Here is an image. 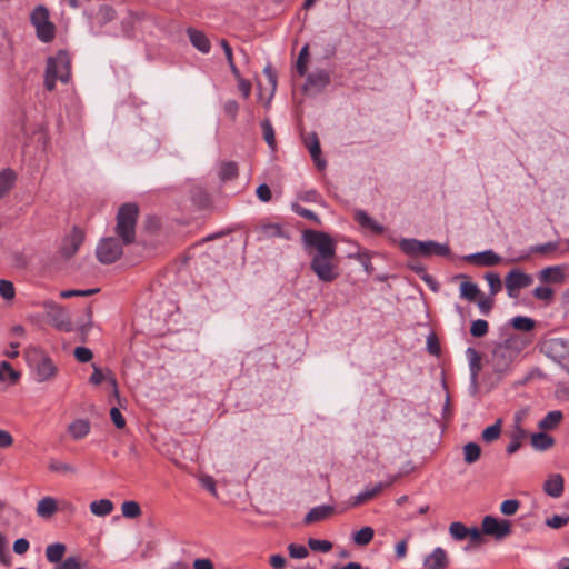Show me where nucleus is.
<instances>
[{
    "label": "nucleus",
    "mask_w": 569,
    "mask_h": 569,
    "mask_svg": "<svg viewBox=\"0 0 569 569\" xmlns=\"http://www.w3.org/2000/svg\"><path fill=\"white\" fill-rule=\"evenodd\" d=\"M302 243L310 257V269L318 280L333 282L340 274L335 240L326 232L308 229L302 233Z\"/></svg>",
    "instance_id": "1"
},
{
    "label": "nucleus",
    "mask_w": 569,
    "mask_h": 569,
    "mask_svg": "<svg viewBox=\"0 0 569 569\" xmlns=\"http://www.w3.org/2000/svg\"><path fill=\"white\" fill-rule=\"evenodd\" d=\"M519 352L520 348L517 346L515 338H508L495 347L489 363L498 378H501L511 370V366Z\"/></svg>",
    "instance_id": "2"
},
{
    "label": "nucleus",
    "mask_w": 569,
    "mask_h": 569,
    "mask_svg": "<svg viewBox=\"0 0 569 569\" xmlns=\"http://www.w3.org/2000/svg\"><path fill=\"white\" fill-rule=\"evenodd\" d=\"M138 214V206L131 202L122 204L118 210L116 233L124 244H130L136 239V224Z\"/></svg>",
    "instance_id": "3"
},
{
    "label": "nucleus",
    "mask_w": 569,
    "mask_h": 569,
    "mask_svg": "<svg viewBox=\"0 0 569 569\" xmlns=\"http://www.w3.org/2000/svg\"><path fill=\"white\" fill-rule=\"evenodd\" d=\"M70 77V59L66 51L60 50L56 56L48 58L44 86L47 90L52 91L56 87V81L60 80L63 83L69 81Z\"/></svg>",
    "instance_id": "4"
},
{
    "label": "nucleus",
    "mask_w": 569,
    "mask_h": 569,
    "mask_svg": "<svg viewBox=\"0 0 569 569\" xmlns=\"http://www.w3.org/2000/svg\"><path fill=\"white\" fill-rule=\"evenodd\" d=\"M31 375L38 383L53 379L58 372L57 366L52 359L41 350H33L28 356Z\"/></svg>",
    "instance_id": "5"
},
{
    "label": "nucleus",
    "mask_w": 569,
    "mask_h": 569,
    "mask_svg": "<svg viewBox=\"0 0 569 569\" xmlns=\"http://www.w3.org/2000/svg\"><path fill=\"white\" fill-rule=\"evenodd\" d=\"M540 351L569 373V340L563 338L545 339L540 345Z\"/></svg>",
    "instance_id": "6"
},
{
    "label": "nucleus",
    "mask_w": 569,
    "mask_h": 569,
    "mask_svg": "<svg viewBox=\"0 0 569 569\" xmlns=\"http://www.w3.org/2000/svg\"><path fill=\"white\" fill-rule=\"evenodd\" d=\"M32 26L36 28L37 37L40 41L48 43L54 38V26L49 20V11L43 6L33 9L30 17Z\"/></svg>",
    "instance_id": "7"
},
{
    "label": "nucleus",
    "mask_w": 569,
    "mask_h": 569,
    "mask_svg": "<svg viewBox=\"0 0 569 569\" xmlns=\"http://www.w3.org/2000/svg\"><path fill=\"white\" fill-rule=\"evenodd\" d=\"M123 246L122 240L114 237L101 239L96 250L98 260L106 264L117 261L122 254Z\"/></svg>",
    "instance_id": "8"
},
{
    "label": "nucleus",
    "mask_w": 569,
    "mask_h": 569,
    "mask_svg": "<svg viewBox=\"0 0 569 569\" xmlns=\"http://www.w3.org/2000/svg\"><path fill=\"white\" fill-rule=\"evenodd\" d=\"M532 282V276L520 269L510 270L505 278V287L510 298H518L519 291L531 286Z\"/></svg>",
    "instance_id": "9"
},
{
    "label": "nucleus",
    "mask_w": 569,
    "mask_h": 569,
    "mask_svg": "<svg viewBox=\"0 0 569 569\" xmlns=\"http://www.w3.org/2000/svg\"><path fill=\"white\" fill-rule=\"evenodd\" d=\"M331 81L330 72L322 68H317L306 73V82L303 84V91L308 94L321 93Z\"/></svg>",
    "instance_id": "10"
},
{
    "label": "nucleus",
    "mask_w": 569,
    "mask_h": 569,
    "mask_svg": "<svg viewBox=\"0 0 569 569\" xmlns=\"http://www.w3.org/2000/svg\"><path fill=\"white\" fill-rule=\"evenodd\" d=\"M48 308L47 318L50 325L60 331L69 332L72 330L71 318L67 310L53 302L48 303Z\"/></svg>",
    "instance_id": "11"
},
{
    "label": "nucleus",
    "mask_w": 569,
    "mask_h": 569,
    "mask_svg": "<svg viewBox=\"0 0 569 569\" xmlns=\"http://www.w3.org/2000/svg\"><path fill=\"white\" fill-rule=\"evenodd\" d=\"M482 532L488 536H492L496 539H502L510 535L511 526L506 519H498L492 516H486L482 519Z\"/></svg>",
    "instance_id": "12"
},
{
    "label": "nucleus",
    "mask_w": 569,
    "mask_h": 569,
    "mask_svg": "<svg viewBox=\"0 0 569 569\" xmlns=\"http://www.w3.org/2000/svg\"><path fill=\"white\" fill-rule=\"evenodd\" d=\"M462 260L477 267H493L502 261V258L493 250L488 249L481 252L470 253L462 257Z\"/></svg>",
    "instance_id": "13"
},
{
    "label": "nucleus",
    "mask_w": 569,
    "mask_h": 569,
    "mask_svg": "<svg viewBox=\"0 0 569 569\" xmlns=\"http://www.w3.org/2000/svg\"><path fill=\"white\" fill-rule=\"evenodd\" d=\"M302 139L317 169L323 170L327 166V161L321 157V148L317 133L313 131L305 133Z\"/></svg>",
    "instance_id": "14"
},
{
    "label": "nucleus",
    "mask_w": 569,
    "mask_h": 569,
    "mask_svg": "<svg viewBox=\"0 0 569 569\" xmlns=\"http://www.w3.org/2000/svg\"><path fill=\"white\" fill-rule=\"evenodd\" d=\"M84 239L83 232L74 227L69 236H67L61 246V254L64 258H71L77 253Z\"/></svg>",
    "instance_id": "15"
},
{
    "label": "nucleus",
    "mask_w": 569,
    "mask_h": 569,
    "mask_svg": "<svg viewBox=\"0 0 569 569\" xmlns=\"http://www.w3.org/2000/svg\"><path fill=\"white\" fill-rule=\"evenodd\" d=\"M449 566V558L447 551L437 547L431 553L423 558V567L426 569H447Z\"/></svg>",
    "instance_id": "16"
},
{
    "label": "nucleus",
    "mask_w": 569,
    "mask_h": 569,
    "mask_svg": "<svg viewBox=\"0 0 569 569\" xmlns=\"http://www.w3.org/2000/svg\"><path fill=\"white\" fill-rule=\"evenodd\" d=\"M543 492L551 498H560L565 491V479L560 473H551L545 480Z\"/></svg>",
    "instance_id": "17"
},
{
    "label": "nucleus",
    "mask_w": 569,
    "mask_h": 569,
    "mask_svg": "<svg viewBox=\"0 0 569 569\" xmlns=\"http://www.w3.org/2000/svg\"><path fill=\"white\" fill-rule=\"evenodd\" d=\"M466 353L469 360L470 388L472 389V392H476L478 387V375L481 370V359L478 351L471 347L467 349Z\"/></svg>",
    "instance_id": "18"
},
{
    "label": "nucleus",
    "mask_w": 569,
    "mask_h": 569,
    "mask_svg": "<svg viewBox=\"0 0 569 569\" xmlns=\"http://www.w3.org/2000/svg\"><path fill=\"white\" fill-rule=\"evenodd\" d=\"M20 377V371L13 369L8 361L3 360L0 362V389L14 386Z\"/></svg>",
    "instance_id": "19"
},
{
    "label": "nucleus",
    "mask_w": 569,
    "mask_h": 569,
    "mask_svg": "<svg viewBox=\"0 0 569 569\" xmlns=\"http://www.w3.org/2000/svg\"><path fill=\"white\" fill-rule=\"evenodd\" d=\"M388 486L389 483L385 482H378L376 485L367 486L362 491L352 497L351 506L357 507L367 502L368 500L379 495Z\"/></svg>",
    "instance_id": "20"
},
{
    "label": "nucleus",
    "mask_w": 569,
    "mask_h": 569,
    "mask_svg": "<svg viewBox=\"0 0 569 569\" xmlns=\"http://www.w3.org/2000/svg\"><path fill=\"white\" fill-rule=\"evenodd\" d=\"M355 220L358 224L366 230L371 231L375 234H381L385 231V227L371 218L366 211L357 210L355 213Z\"/></svg>",
    "instance_id": "21"
},
{
    "label": "nucleus",
    "mask_w": 569,
    "mask_h": 569,
    "mask_svg": "<svg viewBox=\"0 0 569 569\" xmlns=\"http://www.w3.org/2000/svg\"><path fill=\"white\" fill-rule=\"evenodd\" d=\"M538 279L543 283H561L565 280L562 266H550L543 268L538 273Z\"/></svg>",
    "instance_id": "22"
},
{
    "label": "nucleus",
    "mask_w": 569,
    "mask_h": 569,
    "mask_svg": "<svg viewBox=\"0 0 569 569\" xmlns=\"http://www.w3.org/2000/svg\"><path fill=\"white\" fill-rule=\"evenodd\" d=\"M91 430V425L87 419H76L69 423L67 431L73 440H81L86 438Z\"/></svg>",
    "instance_id": "23"
},
{
    "label": "nucleus",
    "mask_w": 569,
    "mask_h": 569,
    "mask_svg": "<svg viewBox=\"0 0 569 569\" xmlns=\"http://www.w3.org/2000/svg\"><path fill=\"white\" fill-rule=\"evenodd\" d=\"M36 511L38 517L49 519L58 511V502L53 497L46 496L38 501Z\"/></svg>",
    "instance_id": "24"
},
{
    "label": "nucleus",
    "mask_w": 569,
    "mask_h": 569,
    "mask_svg": "<svg viewBox=\"0 0 569 569\" xmlns=\"http://www.w3.org/2000/svg\"><path fill=\"white\" fill-rule=\"evenodd\" d=\"M116 17L114 10L110 6H102L99 9L98 12V22L100 24V28H102L104 24L111 22ZM90 33L94 37L101 36V34H109L108 32H103L101 29H96L93 26L91 27Z\"/></svg>",
    "instance_id": "25"
},
{
    "label": "nucleus",
    "mask_w": 569,
    "mask_h": 569,
    "mask_svg": "<svg viewBox=\"0 0 569 569\" xmlns=\"http://www.w3.org/2000/svg\"><path fill=\"white\" fill-rule=\"evenodd\" d=\"M187 33L189 36L190 42L196 49L202 53H208L210 51V41L203 32L189 28Z\"/></svg>",
    "instance_id": "26"
},
{
    "label": "nucleus",
    "mask_w": 569,
    "mask_h": 569,
    "mask_svg": "<svg viewBox=\"0 0 569 569\" xmlns=\"http://www.w3.org/2000/svg\"><path fill=\"white\" fill-rule=\"evenodd\" d=\"M333 510H335L333 506H330V505H321V506L313 507L305 516L303 522L312 523L316 521L323 520V519L328 518L333 512Z\"/></svg>",
    "instance_id": "27"
},
{
    "label": "nucleus",
    "mask_w": 569,
    "mask_h": 569,
    "mask_svg": "<svg viewBox=\"0 0 569 569\" xmlns=\"http://www.w3.org/2000/svg\"><path fill=\"white\" fill-rule=\"evenodd\" d=\"M425 249H422V257H430L432 254L439 257H448L450 254V248L447 243H439L432 240L422 241Z\"/></svg>",
    "instance_id": "28"
},
{
    "label": "nucleus",
    "mask_w": 569,
    "mask_h": 569,
    "mask_svg": "<svg viewBox=\"0 0 569 569\" xmlns=\"http://www.w3.org/2000/svg\"><path fill=\"white\" fill-rule=\"evenodd\" d=\"M399 247L403 253L412 257L422 256V249H425V244H422V241L411 238L401 239L399 242Z\"/></svg>",
    "instance_id": "29"
},
{
    "label": "nucleus",
    "mask_w": 569,
    "mask_h": 569,
    "mask_svg": "<svg viewBox=\"0 0 569 569\" xmlns=\"http://www.w3.org/2000/svg\"><path fill=\"white\" fill-rule=\"evenodd\" d=\"M563 413L560 410L549 411L538 423L542 430H553L562 421Z\"/></svg>",
    "instance_id": "30"
},
{
    "label": "nucleus",
    "mask_w": 569,
    "mask_h": 569,
    "mask_svg": "<svg viewBox=\"0 0 569 569\" xmlns=\"http://www.w3.org/2000/svg\"><path fill=\"white\" fill-rule=\"evenodd\" d=\"M261 238L270 239V238H283L289 239L288 233L282 229L279 223H267L261 226L260 228Z\"/></svg>",
    "instance_id": "31"
},
{
    "label": "nucleus",
    "mask_w": 569,
    "mask_h": 569,
    "mask_svg": "<svg viewBox=\"0 0 569 569\" xmlns=\"http://www.w3.org/2000/svg\"><path fill=\"white\" fill-rule=\"evenodd\" d=\"M113 510V503L109 499H100L90 503V511L97 517H106Z\"/></svg>",
    "instance_id": "32"
},
{
    "label": "nucleus",
    "mask_w": 569,
    "mask_h": 569,
    "mask_svg": "<svg viewBox=\"0 0 569 569\" xmlns=\"http://www.w3.org/2000/svg\"><path fill=\"white\" fill-rule=\"evenodd\" d=\"M16 173L11 169H3L0 172V199L3 198L13 187Z\"/></svg>",
    "instance_id": "33"
},
{
    "label": "nucleus",
    "mask_w": 569,
    "mask_h": 569,
    "mask_svg": "<svg viewBox=\"0 0 569 569\" xmlns=\"http://www.w3.org/2000/svg\"><path fill=\"white\" fill-rule=\"evenodd\" d=\"M66 552V546L61 542L49 545L46 548V557L49 562L60 563Z\"/></svg>",
    "instance_id": "34"
},
{
    "label": "nucleus",
    "mask_w": 569,
    "mask_h": 569,
    "mask_svg": "<svg viewBox=\"0 0 569 569\" xmlns=\"http://www.w3.org/2000/svg\"><path fill=\"white\" fill-rule=\"evenodd\" d=\"M555 440L551 436L539 432L531 436V445L536 450H547L553 445Z\"/></svg>",
    "instance_id": "35"
},
{
    "label": "nucleus",
    "mask_w": 569,
    "mask_h": 569,
    "mask_svg": "<svg viewBox=\"0 0 569 569\" xmlns=\"http://www.w3.org/2000/svg\"><path fill=\"white\" fill-rule=\"evenodd\" d=\"M463 460L468 465L475 463L481 455V448L476 442H468L463 446Z\"/></svg>",
    "instance_id": "36"
},
{
    "label": "nucleus",
    "mask_w": 569,
    "mask_h": 569,
    "mask_svg": "<svg viewBox=\"0 0 569 569\" xmlns=\"http://www.w3.org/2000/svg\"><path fill=\"white\" fill-rule=\"evenodd\" d=\"M375 531L371 527H363L359 531L353 533V542L357 546H367L373 539Z\"/></svg>",
    "instance_id": "37"
},
{
    "label": "nucleus",
    "mask_w": 569,
    "mask_h": 569,
    "mask_svg": "<svg viewBox=\"0 0 569 569\" xmlns=\"http://www.w3.org/2000/svg\"><path fill=\"white\" fill-rule=\"evenodd\" d=\"M480 293V290L478 286L470 281H463L460 284V297L462 299L473 301L478 295Z\"/></svg>",
    "instance_id": "38"
},
{
    "label": "nucleus",
    "mask_w": 569,
    "mask_h": 569,
    "mask_svg": "<svg viewBox=\"0 0 569 569\" xmlns=\"http://www.w3.org/2000/svg\"><path fill=\"white\" fill-rule=\"evenodd\" d=\"M511 325L520 331H530L535 328V320L526 316H517L511 319Z\"/></svg>",
    "instance_id": "39"
},
{
    "label": "nucleus",
    "mask_w": 569,
    "mask_h": 569,
    "mask_svg": "<svg viewBox=\"0 0 569 569\" xmlns=\"http://www.w3.org/2000/svg\"><path fill=\"white\" fill-rule=\"evenodd\" d=\"M122 516L128 519L138 518L141 515V508L138 502L129 500L121 506Z\"/></svg>",
    "instance_id": "40"
},
{
    "label": "nucleus",
    "mask_w": 569,
    "mask_h": 569,
    "mask_svg": "<svg viewBox=\"0 0 569 569\" xmlns=\"http://www.w3.org/2000/svg\"><path fill=\"white\" fill-rule=\"evenodd\" d=\"M559 249L558 241H549L541 244L531 246L529 253L548 254Z\"/></svg>",
    "instance_id": "41"
},
{
    "label": "nucleus",
    "mask_w": 569,
    "mask_h": 569,
    "mask_svg": "<svg viewBox=\"0 0 569 569\" xmlns=\"http://www.w3.org/2000/svg\"><path fill=\"white\" fill-rule=\"evenodd\" d=\"M450 536L457 540L461 541L468 537V528L459 521H455L449 526Z\"/></svg>",
    "instance_id": "42"
},
{
    "label": "nucleus",
    "mask_w": 569,
    "mask_h": 569,
    "mask_svg": "<svg viewBox=\"0 0 569 569\" xmlns=\"http://www.w3.org/2000/svg\"><path fill=\"white\" fill-rule=\"evenodd\" d=\"M309 48L308 44L303 46L299 52L296 69L300 77L306 76L307 73V62H308V54H309Z\"/></svg>",
    "instance_id": "43"
},
{
    "label": "nucleus",
    "mask_w": 569,
    "mask_h": 569,
    "mask_svg": "<svg viewBox=\"0 0 569 569\" xmlns=\"http://www.w3.org/2000/svg\"><path fill=\"white\" fill-rule=\"evenodd\" d=\"M500 432H501V426H500V421L498 420L496 423L487 427L482 431L481 437L486 442H492L499 438Z\"/></svg>",
    "instance_id": "44"
},
{
    "label": "nucleus",
    "mask_w": 569,
    "mask_h": 569,
    "mask_svg": "<svg viewBox=\"0 0 569 569\" xmlns=\"http://www.w3.org/2000/svg\"><path fill=\"white\" fill-rule=\"evenodd\" d=\"M489 325L483 319H477L471 323L470 333L476 338H481L487 335Z\"/></svg>",
    "instance_id": "45"
},
{
    "label": "nucleus",
    "mask_w": 569,
    "mask_h": 569,
    "mask_svg": "<svg viewBox=\"0 0 569 569\" xmlns=\"http://www.w3.org/2000/svg\"><path fill=\"white\" fill-rule=\"evenodd\" d=\"M49 470L59 473H74L77 471L74 466L59 460H51L49 463Z\"/></svg>",
    "instance_id": "46"
},
{
    "label": "nucleus",
    "mask_w": 569,
    "mask_h": 569,
    "mask_svg": "<svg viewBox=\"0 0 569 569\" xmlns=\"http://www.w3.org/2000/svg\"><path fill=\"white\" fill-rule=\"evenodd\" d=\"M99 291H100L99 288H92V289H86V290L69 289V290H62L60 292V297L64 298V299L72 298V297H88V296L94 295Z\"/></svg>",
    "instance_id": "47"
},
{
    "label": "nucleus",
    "mask_w": 569,
    "mask_h": 569,
    "mask_svg": "<svg viewBox=\"0 0 569 569\" xmlns=\"http://www.w3.org/2000/svg\"><path fill=\"white\" fill-rule=\"evenodd\" d=\"M238 173V168L234 162H223L219 170V176L222 180H230Z\"/></svg>",
    "instance_id": "48"
},
{
    "label": "nucleus",
    "mask_w": 569,
    "mask_h": 569,
    "mask_svg": "<svg viewBox=\"0 0 569 569\" xmlns=\"http://www.w3.org/2000/svg\"><path fill=\"white\" fill-rule=\"evenodd\" d=\"M553 289L548 286H539L535 288L532 295L536 299L549 302L553 297Z\"/></svg>",
    "instance_id": "49"
},
{
    "label": "nucleus",
    "mask_w": 569,
    "mask_h": 569,
    "mask_svg": "<svg viewBox=\"0 0 569 569\" xmlns=\"http://www.w3.org/2000/svg\"><path fill=\"white\" fill-rule=\"evenodd\" d=\"M261 129H262L263 138H264L266 142L268 143L269 147L273 148L274 143H276V139H274V130H273L271 122L267 119L263 120L261 122Z\"/></svg>",
    "instance_id": "50"
},
{
    "label": "nucleus",
    "mask_w": 569,
    "mask_h": 569,
    "mask_svg": "<svg viewBox=\"0 0 569 569\" xmlns=\"http://www.w3.org/2000/svg\"><path fill=\"white\" fill-rule=\"evenodd\" d=\"M14 295L16 290L13 283L9 280H0V296L4 300L10 301L14 298Z\"/></svg>",
    "instance_id": "51"
},
{
    "label": "nucleus",
    "mask_w": 569,
    "mask_h": 569,
    "mask_svg": "<svg viewBox=\"0 0 569 569\" xmlns=\"http://www.w3.org/2000/svg\"><path fill=\"white\" fill-rule=\"evenodd\" d=\"M569 522L568 515H555L547 518L546 525L552 529H560Z\"/></svg>",
    "instance_id": "52"
},
{
    "label": "nucleus",
    "mask_w": 569,
    "mask_h": 569,
    "mask_svg": "<svg viewBox=\"0 0 569 569\" xmlns=\"http://www.w3.org/2000/svg\"><path fill=\"white\" fill-rule=\"evenodd\" d=\"M308 546L313 551L328 552L332 548V543L328 540L309 539Z\"/></svg>",
    "instance_id": "53"
},
{
    "label": "nucleus",
    "mask_w": 569,
    "mask_h": 569,
    "mask_svg": "<svg viewBox=\"0 0 569 569\" xmlns=\"http://www.w3.org/2000/svg\"><path fill=\"white\" fill-rule=\"evenodd\" d=\"M525 437V432L521 429H518L516 433L512 436L511 441L506 448V451L511 455L519 450L521 446V439Z\"/></svg>",
    "instance_id": "54"
},
{
    "label": "nucleus",
    "mask_w": 569,
    "mask_h": 569,
    "mask_svg": "<svg viewBox=\"0 0 569 569\" xmlns=\"http://www.w3.org/2000/svg\"><path fill=\"white\" fill-rule=\"evenodd\" d=\"M82 565L80 562L79 557L70 556L66 558L63 561L58 563L54 569H81Z\"/></svg>",
    "instance_id": "55"
},
{
    "label": "nucleus",
    "mask_w": 569,
    "mask_h": 569,
    "mask_svg": "<svg viewBox=\"0 0 569 569\" xmlns=\"http://www.w3.org/2000/svg\"><path fill=\"white\" fill-rule=\"evenodd\" d=\"M519 501L516 499L505 500L500 506V511L506 516L515 515L519 509Z\"/></svg>",
    "instance_id": "56"
},
{
    "label": "nucleus",
    "mask_w": 569,
    "mask_h": 569,
    "mask_svg": "<svg viewBox=\"0 0 569 569\" xmlns=\"http://www.w3.org/2000/svg\"><path fill=\"white\" fill-rule=\"evenodd\" d=\"M288 551L291 558L293 559H303L308 556V549L302 545L290 543L288 546Z\"/></svg>",
    "instance_id": "57"
},
{
    "label": "nucleus",
    "mask_w": 569,
    "mask_h": 569,
    "mask_svg": "<svg viewBox=\"0 0 569 569\" xmlns=\"http://www.w3.org/2000/svg\"><path fill=\"white\" fill-rule=\"evenodd\" d=\"M73 355L74 358L82 363L89 362L93 358L92 351L87 347H77Z\"/></svg>",
    "instance_id": "58"
},
{
    "label": "nucleus",
    "mask_w": 569,
    "mask_h": 569,
    "mask_svg": "<svg viewBox=\"0 0 569 569\" xmlns=\"http://www.w3.org/2000/svg\"><path fill=\"white\" fill-rule=\"evenodd\" d=\"M485 278L489 284L491 293L496 295L502 287L499 274L490 272L487 273Z\"/></svg>",
    "instance_id": "59"
},
{
    "label": "nucleus",
    "mask_w": 569,
    "mask_h": 569,
    "mask_svg": "<svg viewBox=\"0 0 569 569\" xmlns=\"http://www.w3.org/2000/svg\"><path fill=\"white\" fill-rule=\"evenodd\" d=\"M419 272L421 273V280H423L433 292H438L440 289L439 282L430 276L423 267H419Z\"/></svg>",
    "instance_id": "60"
},
{
    "label": "nucleus",
    "mask_w": 569,
    "mask_h": 569,
    "mask_svg": "<svg viewBox=\"0 0 569 569\" xmlns=\"http://www.w3.org/2000/svg\"><path fill=\"white\" fill-rule=\"evenodd\" d=\"M291 208H292V211L295 213H297L298 216L303 217L309 220H312V221H316V222L318 221V216L313 211H311L307 208H303L298 203H293Z\"/></svg>",
    "instance_id": "61"
},
{
    "label": "nucleus",
    "mask_w": 569,
    "mask_h": 569,
    "mask_svg": "<svg viewBox=\"0 0 569 569\" xmlns=\"http://www.w3.org/2000/svg\"><path fill=\"white\" fill-rule=\"evenodd\" d=\"M110 417L112 422L118 429H122L126 426V419L123 418L120 410L116 407H112L110 410Z\"/></svg>",
    "instance_id": "62"
},
{
    "label": "nucleus",
    "mask_w": 569,
    "mask_h": 569,
    "mask_svg": "<svg viewBox=\"0 0 569 569\" xmlns=\"http://www.w3.org/2000/svg\"><path fill=\"white\" fill-rule=\"evenodd\" d=\"M200 485L208 490L212 496H217L216 481L211 476H202L200 478Z\"/></svg>",
    "instance_id": "63"
},
{
    "label": "nucleus",
    "mask_w": 569,
    "mask_h": 569,
    "mask_svg": "<svg viewBox=\"0 0 569 569\" xmlns=\"http://www.w3.org/2000/svg\"><path fill=\"white\" fill-rule=\"evenodd\" d=\"M556 396L558 399L562 401L569 400V383L567 382H559L556 386Z\"/></svg>",
    "instance_id": "64"
}]
</instances>
